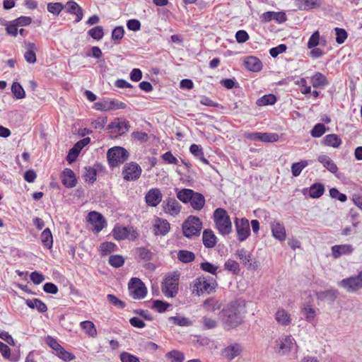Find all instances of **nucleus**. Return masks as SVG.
Segmentation results:
<instances>
[{"instance_id":"nucleus-1","label":"nucleus","mask_w":362,"mask_h":362,"mask_svg":"<svg viewBox=\"0 0 362 362\" xmlns=\"http://www.w3.org/2000/svg\"><path fill=\"white\" fill-rule=\"evenodd\" d=\"M245 302L237 299L224 306L219 313V319L225 330H230L240 326L244 320Z\"/></svg>"},{"instance_id":"nucleus-2","label":"nucleus","mask_w":362,"mask_h":362,"mask_svg":"<svg viewBox=\"0 0 362 362\" xmlns=\"http://www.w3.org/2000/svg\"><path fill=\"white\" fill-rule=\"evenodd\" d=\"M214 221L216 228L222 235H228L232 232V223L227 211L222 208L216 209L214 212Z\"/></svg>"},{"instance_id":"nucleus-3","label":"nucleus","mask_w":362,"mask_h":362,"mask_svg":"<svg viewBox=\"0 0 362 362\" xmlns=\"http://www.w3.org/2000/svg\"><path fill=\"white\" fill-rule=\"evenodd\" d=\"M217 284L212 278L200 276L195 279L191 284L192 294L200 296L204 293H211L215 291Z\"/></svg>"},{"instance_id":"nucleus-4","label":"nucleus","mask_w":362,"mask_h":362,"mask_svg":"<svg viewBox=\"0 0 362 362\" xmlns=\"http://www.w3.org/2000/svg\"><path fill=\"white\" fill-rule=\"evenodd\" d=\"M202 228V221L197 216H189L182 224L183 235L188 238L199 236Z\"/></svg>"},{"instance_id":"nucleus-5","label":"nucleus","mask_w":362,"mask_h":362,"mask_svg":"<svg viewBox=\"0 0 362 362\" xmlns=\"http://www.w3.org/2000/svg\"><path fill=\"white\" fill-rule=\"evenodd\" d=\"M129 158L128 151L123 147L115 146L108 149L107 159L111 168H115L125 162Z\"/></svg>"},{"instance_id":"nucleus-6","label":"nucleus","mask_w":362,"mask_h":362,"mask_svg":"<svg viewBox=\"0 0 362 362\" xmlns=\"http://www.w3.org/2000/svg\"><path fill=\"white\" fill-rule=\"evenodd\" d=\"M180 274L174 272L165 277L162 285V292L168 298L175 297L178 292Z\"/></svg>"},{"instance_id":"nucleus-7","label":"nucleus","mask_w":362,"mask_h":362,"mask_svg":"<svg viewBox=\"0 0 362 362\" xmlns=\"http://www.w3.org/2000/svg\"><path fill=\"white\" fill-rule=\"evenodd\" d=\"M338 286L348 293H356L362 288V270L357 275L343 279L338 282Z\"/></svg>"},{"instance_id":"nucleus-8","label":"nucleus","mask_w":362,"mask_h":362,"mask_svg":"<svg viewBox=\"0 0 362 362\" xmlns=\"http://www.w3.org/2000/svg\"><path fill=\"white\" fill-rule=\"evenodd\" d=\"M129 296L134 299H143L147 294V288L144 282L139 278L133 277L128 284Z\"/></svg>"},{"instance_id":"nucleus-9","label":"nucleus","mask_w":362,"mask_h":362,"mask_svg":"<svg viewBox=\"0 0 362 362\" xmlns=\"http://www.w3.org/2000/svg\"><path fill=\"white\" fill-rule=\"evenodd\" d=\"M234 225L238 240L240 242L245 241L251 233L249 221L246 218L235 217Z\"/></svg>"},{"instance_id":"nucleus-10","label":"nucleus","mask_w":362,"mask_h":362,"mask_svg":"<svg viewBox=\"0 0 362 362\" xmlns=\"http://www.w3.org/2000/svg\"><path fill=\"white\" fill-rule=\"evenodd\" d=\"M112 236L117 240L129 238L136 240L139 233L132 226H115L112 230Z\"/></svg>"},{"instance_id":"nucleus-11","label":"nucleus","mask_w":362,"mask_h":362,"mask_svg":"<svg viewBox=\"0 0 362 362\" xmlns=\"http://www.w3.org/2000/svg\"><path fill=\"white\" fill-rule=\"evenodd\" d=\"M141 172V168L138 163L135 162L126 163L122 170L123 178L127 181L136 180L140 177Z\"/></svg>"},{"instance_id":"nucleus-12","label":"nucleus","mask_w":362,"mask_h":362,"mask_svg":"<svg viewBox=\"0 0 362 362\" xmlns=\"http://www.w3.org/2000/svg\"><path fill=\"white\" fill-rule=\"evenodd\" d=\"M278 353L286 354L292 350H296L297 345L295 339L291 335H285L276 341Z\"/></svg>"},{"instance_id":"nucleus-13","label":"nucleus","mask_w":362,"mask_h":362,"mask_svg":"<svg viewBox=\"0 0 362 362\" xmlns=\"http://www.w3.org/2000/svg\"><path fill=\"white\" fill-rule=\"evenodd\" d=\"M163 211L173 216H177L181 210V205L174 197H168L162 204Z\"/></svg>"},{"instance_id":"nucleus-14","label":"nucleus","mask_w":362,"mask_h":362,"mask_svg":"<svg viewBox=\"0 0 362 362\" xmlns=\"http://www.w3.org/2000/svg\"><path fill=\"white\" fill-rule=\"evenodd\" d=\"M88 221L91 224L93 230L97 233L101 231L106 226L105 218L97 211H90L88 214Z\"/></svg>"},{"instance_id":"nucleus-15","label":"nucleus","mask_w":362,"mask_h":362,"mask_svg":"<svg viewBox=\"0 0 362 362\" xmlns=\"http://www.w3.org/2000/svg\"><path fill=\"white\" fill-rule=\"evenodd\" d=\"M64 9L66 13L76 16L74 23H77L83 19V10L76 1H69L64 5Z\"/></svg>"},{"instance_id":"nucleus-16","label":"nucleus","mask_w":362,"mask_h":362,"mask_svg":"<svg viewBox=\"0 0 362 362\" xmlns=\"http://www.w3.org/2000/svg\"><path fill=\"white\" fill-rule=\"evenodd\" d=\"M162 193L158 188L149 189L145 195V201L148 206L156 207L162 201Z\"/></svg>"},{"instance_id":"nucleus-17","label":"nucleus","mask_w":362,"mask_h":362,"mask_svg":"<svg viewBox=\"0 0 362 362\" xmlns=\"http://www.w3.org/2000/svg\"><path fill=\"white\" fill-rule=\"evenodd\" d=\"M354 251V247L351 244L335 245L332 246V256L334 259H338L343 255H351Z\"/></svg>"},{"instance_id":"nucleus-18","label":"nucleus","mask_w":362,"mask_h":362,"mask_svg":"<svg viewBox=\"0 0 362 362\" xmlns=\"http://www.w3.org/2000/svg\"><path fill=\"white\" fill-rule=\"evenodd\" d=\"M170 229V225L167 220L158 217L155 218L153 225V232L155 235H165Z\"/></svg>"},{"instance_id":"nucleus-19","label":"nucleus","mask_w":362,"mask_h":362,"mask_svg":"<svg viewBox=\"0 0 362 362\" xmlns=\"http://www.w3.org/2000/svg\"><path fill=\"white\" fill-rule=\"evenodd\" d=\"M243 351L242 346L238 343L231 344L222 350V356L228 361H232L238 356Z\"/></svg>"},{"instance_id":"nucleus-20","label":"nucleus","mask_w":362,"mask_h":362,"mask_svg":"<svg viewBox=\"0 0 362 362\" xmlns=\"http://www.w3.org/2000/svg\"><path fill=\"white\" fill-rule=\"evenodd\" d=\"M247 138L253 141L272 143L277 141L279 139V136L276 133L253 132L249 134Z\"/></svg>"},{"instance_id":"nucleus-21","label":"nucleus","mask_w":362,"mask_h":362,"mask_svg":"<svg viewBox=\"0 0 362 362\" xmlns=\"http://www.w3.org/2000/svg\"><path fill=\"white\" fill-rule=\"evenodd\" d=\"M129 122L119 118L115 119L107 125V129L118 134H124L129 130Z\"/></svg>"},{"instance_id":"nucleus-22","label":"nucleus","mask_w":362,"mask_h":362,"mask_svg":"<svg viewBox=\"0 0 362 362\" xmlns=\"http://www.w3.org/2000/svg\"><path fill=\"white\" fill-rule=\"evenodd\" d=\"M62 182L68 188H72L76 185L77 180L74 171L69 168H65L62 175Z\"/></svg>"},{"instance_id":"nucleus-23","label":"nucleus","mask_w":362,"mask_h":362,"mask_svg":"<svg viewBox=\"0 0 362 362\" xmlns=\"http://www.w3.org/2000/svg\"><path fill=\"white\" fill-rule=\"evenodd\" d=\"M274 317L279 325L284 327L290 325L292 322L290 313L282 308H278Z\"/></svg>"},{"instance_id":"nucleus-24","label":"nucleus","mask_w":362,"mask_h":362,"mask_svg":"<svg viewBox=\"0 0 362 362\" xmlns=\"http://www.w3.org/2000/svg\"><path fill=\"white\" fill-rule=\"evenodd\" d=\"M271 230L273 236L279 241L285 240L286 238V229L283 223L279 221L271 223Z\"/></svg>"},{"instance_id":"nucleus-25","label":"nucleus","mask_w":362,"mask_h":362,"mask_svg":"<svg viewBox=\"0 0 362 362\" xmlns=\"http://www.w3.org/2000/svg\"><path fill=\"white\" fill-rule=\"evenodd\" d=\"M339 295L337 289L331 288L326 291H320L315 292L316 298L320 301H329L334 302Z\"/></svg>"},{"instance_id":"nucleus-26","label":"nucleus","mask_w":362,"mask_h":362,"mask_svg":"<svg viewBox=\"0 0 362 362\" xmlns=\"http://www.w3.org/2000/svg\"><path fill=\"white\" fill-rule=\"evenodd\" d=\"M245 67L251 71L258 72L262 69V63L259 59L254 56H248L244 61Z\"/></svg>"},{"instance_id":"nucleus-27","label":"nucleus","mask_w":362,"mask_h":362,"mask_svg":"<svg viewBox=\"0 0 362 362\" xmlns=\"http://www.w3.org/2000/svg\"><path fill=\"white\" fill-rule=\"evenodd\" d=\"M296 7L301 11H308L318 8L321 5L320 0H295Z\"/></svg>"},{"instance_id":"nucleus-28","label":"nucleus","mask_w":362,"mask_h":362,"mask_svg":"<svg viewBox=\"0 0 362 362\" xmlns=\"http://www.w3.org/2000/svg\"><path fill=\"white\" fill-rule=\"evenodd\" d=\"M153 252L145 247H139L135 249L134 256L137 262H149L153 258Z\"/></svg>"},{"instance_id":"nucleus-29","label":"nucleus","mask_w":362,"mask_h":362,"mask_svg":"<svg viewBox=\"0 0 362 362\" xmlns=\"http://www.w3.org/2000/svg\"><path fill=\"white\" fill-rule=\"evenodd\" d=\"M25 48L26 51L24 54V58L26 62L30 64L35 63L37 61L35 52L37 50L36 45L30 42H25Z\"/></svg>"},{"instance_id":"nucleus-30","label":"nucleus","mask_w":362,"mask_h":362,"mask_svg":"<svg viewBox=\"0 0 362 362\" xmlns=\"http://www.w3.org/2000/svg\"><path fill=\"white\" fill-rule=\"evenodd\" d=\"M310 83L315 88H324L329 85L327 77L320 72H316L310 77Z\"/></svg>"},{"instance_id":"nucleus-31","label":"nucleus","mask_w":362,"mask_h":362,"mask_svg":"<svg viewBox=\"0 0 362 362\" xmlns=\"http://www.w3.org/2000/svg\"><path fill=\"white\" fill-rule=\"evenodd\" d=\"M216 236L210 229H205L202 235V241L204 245L207 248H212L216 244Z\"/></svg>"},{"instance_id":"nucleus-32","label":"nucleus","mask_w":362,"mask_h":362,"mask_svg":"<svg viewBox=\"0 0 362 362\" xmlns=\"http://www.w3.org/2000/svg\"><path fill=\"white\" fill-rule=\"evenodd\" d=\"M317 160L323 165V166L333 174H336L338 168L335 163L327 155H320L317 158Z\"/></svg>"},{"instance_id":"nucleus-33","label":"nucleus","mask_w":362,"mask_h":362,"mask_svg":"<svg viewBox=\"0 0 362 362\" xmlns=\"http://www.w3.org/2000/svg\"><path fill=\"white\" fill-rule=\"evenodd\" d=\"M317 309L313 308L310 303L303 304L301 312L305 320L310 323H313L317 316Z\"/></svg>"},{"instance_id":"nucleus-34","label":"nucleus","mask_w":362,"mask_h":362,"mask_svg":"<svg viewBox=\"0 0 362 362\" xmlns=\"http://www.w3.org/2000/svg\"><path fill=\"white\" fill-rule=\"evenodd\" d=\"M25 304L31 309H36L39 313H43L47 310L46 304L38 298L26 299Z\"/></svg>"},{"instance_id":"nucleus-35","label":"nucleus","mask_w":362,"mask_h":362,"mask_svg":"<svg viewBox=\"0 0 362 362\" xmlns=\"http://www.w3.org/2000/svg\"><path fill=\"white\" fill-rule=\"evenodd\" d=\"M189 203L194 210L200 211L205 204V198L201 193L194 192V194L192 196Z\"/></svg>"},{"instance_id":"nucleus-36","label":"nucleus","mask_w":362,"mask_h":362,"mask_svg":"<svg viewBox=\"0 0 362 362\" xmlns=\"http://www.w3.org/2000/svg\"><path fill=\"white\" fill-rule=\"evenodd\" d=\"M221 303L219 300L213 298H207L203 303L204 308L211 313L215 312L217 310H220L221 308Z\"/></svg>"},{"instance_id":"nucleus-37","label":"nucleus","mask_w":362,"mask_h":362,"mask_svg":"<svg viewBox=\"0 0 362 362\" xmlns=\"http://www.w3.org/2000/svg\"><path fill=\"white\" fill-rule=\"evenodd\" d=\"M177 190V198L181 201L182 202L187 204L189 203L192 199V196L194 194V191L191 189H182L180 190Z\"/></svg>"},{"instance_id":"nucleus-38","label":"nucleus","mask_w":362,"mask_h":362,"mask_svg":"<svg viewBox=\"0 0 362 362\" xmlns=\"http://www.w3.org/2000/svg\"><path fill=\"white\" fill-rule=\"evenodd\" d=\"M322 142L325 146L338 148L341 144V139L338 135L332 134L325 136Z\"/></svg>"},{"instance_id":"nucleus-39","label":"nucleus","mask_w":362,"mask_h":362,"mask_svg":"<svg viewBox=\"0 0 362 362\" xmlns=\"http://www.w3.org/2000/svg\"><path fill=\"white\" fill-rule=\"evenodd\" d=\"M190 153L196 157L197 159L201 160L204 164H209V161L205 158L203 149L201 146L197 144H192L189 147Z\"/></svg>"},{"instance_id":"nucleus-40","label":"nucleus","mask_w":362,"mask_h":362,"mask_svg":"<svg viewBox=\"0 0 362 362\" xmlns=\"http://www.w3.org/2000/svg\"><path fill=\"white\" fill-rule=\"evenodd\" d=\"M236 255L240 259L243 264L245 265H248V268L255 269V267H252L251 262V255L247 252L245 249L242 248L240 250H238L236 252Z\"/></svg>"},{"instance_id":"nucleus-41","label":"nucleus","mask_w":362,"mask_h":362,"mask_svg":"<svg viewBox=\"0 0 362 362\" xmlns=\"http://www.w3.org/2000/svg\"><path fill=\"white\" fill-rule=\"evenodd\" d=\"M325 192L324 185L321 183H315L310 186L309 190L310 197L314 199L320 198Z\"/></svg>"},{"instance_id":"nucleus-42","label":"nucleus","mask_w":362,"mask_h":362,"mask_svg":"<svg viewBox=\"0 0 362 362\" xmlns=\"http://www.w3.org/2000/svg\"><path fill=\"white\" fill-rule=\"evenodd\" d=\"M41 241L42 245L50 249L52 247L53 245V238L52 233L49 230V228H45L41 233Z\"/></svg>"},{"instance_id":"nucleus-43","label":"nucleus","mask_w":362,"mask_h":362,"mask_svg":"<svg viewBox=\"0 0 362 362\" xmlns=\"http://www.w3.org/2000/svg\"><path fill=\"white\" fill-rule=\"evenodd\" d=\"M177 259L183 263H189L194 260L195 255L190 251L181 250L177 253Z\"/></svg>"},{"instance_id":"nucleus-44","label":"nucleus","mask_w":362,"mask_h":362,"mask_svg":"<svg viewBox=\"0 0 362 362\" xmlns=\"http://www.w3.org/2000/svg\"><path fill=\"white\" fill-rule=\"evenodd\" d=\"M81 328L90 337H94L97 334V330L94 324L90 321H83L80 323Z\"/></svg>"},{"instance_id":"nucleus-45","label":"nucleus","mask_w":362,"mask_h":362,"mask_svg":"<svg viewBox=\"0 0 362 362\" xmlns=\"http://www.w3.org/2000/svg\"><path fill=\"white\" fill-rule=\"evenodd\" d=\"M202 324L204 329H213L218 327V321L211 317L204 316L202 318Z\"/></svg>"},{"instance_id":"nucleus-46","label":"nucleus","mask_w":362,"mask_h":362,"mask_svg":"<svg viewBox=\"0 0 362 362\" xmlns=\"http://www.w3.org/2000/svg\"><path fill=\"white\" fill-rule=\"evenodd\" d=\"M169 321L172 322L174 325L180 327H189L192 325V321L185 317L172 316L169 317Z\"/></svg>"},{"instance_id":"nucleus-47","label":"nucleus","mask_w":362,"mask_h":362,"mask_svg":"<svg viewBox=\"0 0 362 362\" xmlns=\"http://www.w3.org/2000/svg\"><path fill=\"white\" fill-rule=\"evenodd\" d=\"M308 165L306 160H300V162L293 163L291 165V173L293 176L298 177L301 173L302 170Z\"/></svg>"},{"instance_id":"nucleus-48","label":"nucleus","mask_w":362,"mask_h":362,"mask_svg":"<svg viewBox=\"0 0 362 362\" xmlns=\"http://www.w3.org/2000/svg\"><path fill=\"white\" fill-rule=\"evenodd\" d=\"M276 102V98L273 94L264 95L257 100L256 104L258 106H265L274 105Z\"/></svg>"},{"instance_id":"nucleus-49","label":"nucleus","mask_w":362,"mask_h":362,"mask_svg":"<svg viewBox=\"0 0 362 362\" xmlns=\"http://www.w3.org/2000/svg\"><path fill=\"white\" fill-rule=\"evenodd\" d=\"M11 92L16 99H23L25 97V92L22 86L18 82H13L11 86Z\"/></svg>"},{"instance_id":"nucleus-50","label":"nucleus","mask_w":362,"mask_h":362,"mask_svg":"<svg viewBox=\"0 0 362 362\" xmlns=\"http://www.w3.org/2000/svg\"><path fill=\"white\" fill-rule=\"evenodd\" d=\"M165 357L170 360L171 362H183L185 360L184 354L177 350H173L171 351L168 352L165 354Z\"/></svg>"},{"instance_id":"nucleus-51","label":"nucleus","mask_w":362,"mask_h":362,"mask_svg":"<svg viewBox=\"0 0 362 362\" xmlns=\"http://www.w3.org/2000/svg\"><path fill=\"white\" fill-rule=\"evenodd\" d=\"M64 8V5L61 2L47 4V11L55 16H58Z\"/></svg>"},{"instance_id":"nucleus-52","label":"nucleus","mask_w":362,"mask_h":362,"mask_svg":"<svg viewBox=\"0 0 362 362\" xmlns=\"http://www.w3.org/2000/svg\"><path fill=\"white\" fill-rule=\"evenodd\" d=\"M108 262L112 267H113L115 268H119L124 265V259L122 255H111L109 257Z\"/></svg>"},{"instance_id":"nucleus-53","label":"nucleus","mask_w":362,"mask_h":362,"mask_svg":"<svg viewBox=\"0 0 362 362\" xmlns=\"http://www.w3.org/2000/svg\"><path fill=\"white\" fill-rule=\"evenodd\" d=\"M326 132V127L324 124L317 123L315 124L310 134L313 137L319 138L322 136Z\"/></svg>"},{"instance_id":"nucleus-54","label":"nucleus","mask_w":362,"mask_h":362,"mask_svg":"<svg viewBox=\"0 0 362 362\" xmlns=\"http://www.w3.org/2000/svg\"><path fill=\"white\" fill-rule=\"evenodd\" d=\"M89 36L96 40H100L104 35L103 28L102 26H95L90 29L88 32Z\"/></svg>"},{"instance_id":"nucleus-55","label":"nucleus","mask_w":362,"mask_h":362,"mask_svg":"<svg viewBox=\"0 0 362 362\" xmlns=\"http://www.w3.org/2000/svg\"><path fill=\"white\" fill-rule=\"evenodd\" d=\"M93 107L95 110L103 112L110 111L109 100L103 99L94 103Z\"/></svg>"},{"instance_id":"nucleus-56","label":"nucleus","mask_w":362,"mask_h":362,"mask_svg":"<svg viewBox=\"0 0 362 362\" xmlns=\"http://www.w3.org/2000/svg\"><path fill=\"white\" fill-rule=\"evenodd\" d=\"M90 142V139L89 137H86L79 140L72 147V152H74L75 153H80L81 151Z\"/></svg>"},{"instance_id":"nucleus-57","label":"nucleus","mask_w":362,"mask_h":362,"mask_svg":"<svg viewBox=\"0 0 362 362\" xmlns=\"http://www.w3.org/2000/svg\"><path fill=\"white\" fill-rule=\"evenodd\" d=\"M124 35V30L122 26H117L115 28L112 32V39L116 42H119V41L123 38Z\"/></svg>"},{"instance_id":"nucleus-58","label":"nucleus","mask_w":362,"mask_h":362,"mask_svg":"<svg viewBox=\"0 0 362 362\" xmlns=\"http://www.w3.org/2000/svg\"><path fill=\"white\" fill-rule=\"evenodd\" d=\"M170 306V303L160 300H155L153 301V308L156 309L158 313L165 312Z\"/></svg>"},{"instance_id":"nucleus-59","label":"nucleus","mask_w":362,"mask_h":362,"mask_svg":"<svg viewBox=\"0 0 362 362\" xmlns=\"http://www.w3.org/2000/svg\"><path fill=\"white\" fill-rule=\"evenodd\" d=\"M56 355L65 361H71L75 358V356L73 354L66 351L63 347L56 352Z\"/></svg>"},{"instance_id":"nucleus-60","label":"nucleus","mask_w":362,"mask_h":362,"mask_svg":"<svg viewBox=\"0 0 362 362\" xmlns=\"http://www.w3.org/2000/svg\"><path fill=\"white\" fill-rule=\"evenodd\" d=\"M329 195L332 198L337 199L341 202H345L347 200L346 195L341 193L337 188H331L329 189Z\"/></svg>"},{"instance_id":"nucleus-61","label":"nucleus","mask_w":362,"mask_h":362,"mask_svg":"<svg viewBox=\"0 0 362 362\" xmlns=\"http://www.w3.org/2000/svg\"><path fill=\"white\" fill-rule=\"evenodd\" d=\"M334 30L336 34V42L338 44L344 43L347 38L346 31L344 29L339 28H335Z\"/></svg>"},{"instance_id":"nucleus-62","label":"nucleus","mask_w":362,"mask_h":362,"mask_svg":"<svg viewBox=\"0 0 362 362\" xmlns=\"http://www.w3.org/2000/svg\"><path fill=\"white\" fill-rule=\"evenodd\" d=\"M119 358L122 362H140L137 356L126 351L122 352Z\"/></svg>"},{"instance_id":"nucleus-63","label":"nucleus","mask_w":362,"mask_h":362,"mask_svg":"<svg viewBox=\"0 0 362 362\" xmlns=\"http://www.w3.org/2000/svg\"><path fill=\"white\" fill-rule=\"evenodd\" d=\"M225 269L233 272L234 274L238 273L240 271L239 264L233 259H228L225 262Z\"/></svg>"},{"instance_id":"nucleus-64","label":"nucleus","mask_w":362,"mask_h":362,"mask_svg":"<svg viewBox=\"0 0 362 362\" xmlns=\"http://www.w3.org/2000/svg\"><path fill=\"white\" fill-rule=\"evenodd\" d=\"M200 268L209 274H216L218 267L209 262H204L200 264Z\"/></svg>"}]
</instances>
